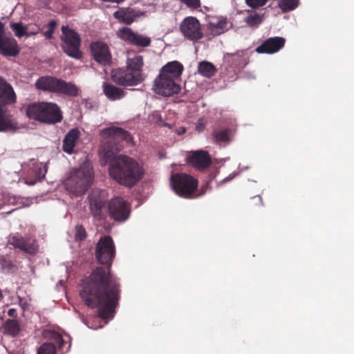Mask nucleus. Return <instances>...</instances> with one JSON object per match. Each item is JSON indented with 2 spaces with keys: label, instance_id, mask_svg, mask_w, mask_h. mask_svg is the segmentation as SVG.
Returning <instances> with one entry per match:
<instances>
[{
  "label": "nucleus",
  "instance_id": "nucleus-1",
  "mask_svg": "<svg viewBox=\"0 0 354 354\" xmlns=\"http://www.w3.org/2000/svg\"><path fill=\"white\" fill-rule=\"evenodd\" d=\"M95 255L97 261L105 266L96 267L84 278L80 295L85 305L97 308L99 317L112 319L118 306L121 289L119 279L111 273L115 250L110 236L100 239Z\"/></svg>",
  "mask_w": 354,
  "mask_h": 354
},
{
  "label": "nucleus",
  "instance_id": "nucleus-2",
  "mask_svg": "<svg viewBox=\"0 0 354 354\" xmlns=\"http://www.w3.org/2000/svg\"><path fill=\"white\" fill-rule=\"evenodd\" d=\"M102 138L100 153L110 161L109 172L112 179L127 187H132L144 176V169L135 159L125 155L117 156L123 147L122 142H129L132 137L121 127H110L100 131Z\"/></svg>",
  "mask_w": 354,
  "mask_h": 354
},
{
  "label": "nucleus",
  "instance_id": "nucleus-3",
  "mask_svg": "<svg viewBox=\"0 0 354 354\" xmlns=\"http://www.w3.org/2000/svg\"><path fill=\"white\" fill-rule=\"evenodd\" d=\"M143 66L144 61L142 55L128 58L126 67L118 68L112 71L111 78L116 84L122 86H137L145 80L142 73Z\"/></svg>",
  "mask_w": 354,
  "mask_h": 354
},
{
  "label": "nucleus",
  "instance_id": "nucleus-4",
  "mask_svg": "<svg viewBox=\"0 0 354 354\" xmlns=\"http://www.w3.org/2000/svg\"><path fill=\"white\" fill-rule=\"evenodd\" d=\"M21 111L30 120L45 124H55L62 120V114L57 104L46 102H32L23 105Z\"/></svg>",
  "mask_w": 354,
  "mask_h": 354
},
{
  "label": "nucleus",
  "instance_id": "nucleus-5",
  "mask_svg": "<svg viewBox=\"0 0 354 354\" xmlns=\"http://www.w3.org/2000/svg\"><path fill=\"white\" fill-rule=\"evenodd\" d=\"M93 179L92 167L88 163H84L70 173L64 181V186L68 192L79 196L86 192L91 185Z\"/></svg>",
  "mask_w": 354,
  "mask_h": 354
},
{
  "label": "nucleus",
  "instance_id": "nucleus-6",
  "mask_svg": "<svg viewBox=\"0 0 354 354\" xmlns=\"http://www.w3.org/2000/svg\"><path fill=\"white\" fill-rule=\"evenodd\" d=\"M17 101V95L12 86L0 77V131L16 129L15 124L8 113L7 106Z\"/></svg>",
  "mask_w": 354,
  "mask_h": 354
},
{
  "label": "nucleus",
  "instance_id": "nucleus-7",
  "mask_svg": "<svg viewBox=\"0 0 354 354\" xmlns=\"http://www.w3.org/2000/svg\"><path fill=\"white\" fill-rule=\"evenodd\" d=\"M35 87L38 90L71 97H76L79 94V88L75 84L52 76L40 77L35 82Z\"/></svg>",
  "mask_w": 354,
  "mask_h": 354
},
{
  "label": "nucleus",
  "instance_id": "nucleus-8",
  "mask_svg": "<svg viewBox=\"0 0 354 354\" xmlns=\"http://www.w3.org/2000/svg\"><path fill=\"white\" fill-rule=\"evenodd\" d=\"M172 189L179 196L185 198H194L198 187V180L191 175L176 173L170 178Z\"/></svg>",
  "mask_w": 354,
  "mask_h": 354
},
{
  "label": "nucleus",
  "instance_id": "nucleus-9",
  "mask_svg": "<svg viewBox=\"0 0 354 354\" xmlns=\"http://www.w3.org/2000/svg\"><path fill=\"white\" fill-rule=\"evenodd\" d=\"M62 33L60 39L63 51L71 57L80 59L82 57V53L80 50V35L67 26H62Z\"/></svg>",
  "mask_w": 354,
  "mask_h": 354
},
{
  "label": "nucleus",
  "instance_id": "nucleus-10",
  "mask_svg": "<svg viewBox=\"0 0 354 354\" xmlns=\"http://www.w3.org/2000/svg\"><path fill=\"white\" fill-rule=\"evenodd\" d=\"M179 30L185 39L198 42L203 37V32L199 20L192 16L186 17L183 19L179 26Z\"/></svg>",
  "mask_w": 354,
  "mask_h": 354
},
{
  "label": "nucleus",
  "instance_id": "nucleus-11",
  "mask_svg": "<svg viewBox=\"0 0 354 354\" xmlns=\"http://www.w3.org/2000/svg\"><path fill=\"white\" fill-rule=\"evenodd\" d=\"M116 35L120 39L137 47H148L151 43V39L149 37L133 32L132 29L129 27L120 28L117 31Z\"/></svg>",
  "mask_w": 354,
  "mask_h": 354
},
{
  "label": "nucleus",
  "instance_id": "nucleus-12",
  "mask_svg": "<svg viewBox=\"0 0 354 354\" xmlns=\"http://www.w3.org/2000/svg\"><path fill=\"white\" fill-rule=\"evenodd\" d=\"M109 216L114 221L122 222L129 218L130 207L122 197L112 198L108 205Z\"/></svg>",
  "mask_w": 354,
  "mask_h": 354
},
{
  "label": "nucleus",
  "instance_id": "nucleus-13",
  "mask_svg": "<svg viewBox=\"0 0 354 354\" xmlns=\"http://www.w3.org/2000/svg\"><path fill=\"white\" fill-rule=\"evenodd\" d=\"M154 90L158 95L169 97L178 93L180 91V86L177 81L159 73L154 80Z\"/></svg>",
  "mask_w": 354,
  "mask_h": 354
},
{
  "label": "nucleus",
  "instance_id": "nucleus-14",
  "mask_svg": "<svg viewBox=\"0 0 354 354\" xmlns=\"http://www.w3.org/2000/svg\"><path fill=\"white\" fill-rule=\"evenodd\" d=\"M89 209L91 215L97 221H102L106 218L104 209L106 201L102 197L98 189L92 190L88 196Z\"/></svg>",
  "mask_w": 354,
  "mask_h": 354
},
{
  "label": "nucleus",
  "instance_id": "nucleus-15",
  "mask_svg": "<svg viewBox=\"0 0 354 354\" xmlns=\"http://www.w3.org/2000/svg\"><path fill=\"white\" fill-rule=\"evenodd\" d=\"M19 52L17 41L12 37L5 35L4 24L0 21V55L15 57Z\"/></svg>",
  "mask_w": 354,
  "mask_h": 354
},
{
  "label": "nucleus",
  "instance_id": "nucleus-16",
  "mask_svg": "<svg viewBox=\"0 0 354 354\" xmlns=\"http://www.w3.org/2000/svg\"><path fill=\"white\" fill-rule=\"evenodd\" d=\"M8 243L30 255L35 254L38 251L37 241L30 236L23 237L18 234H14L10 236Z\"/></svg>",
  "mask_w": 354,
  "mask_h": 354
},
{
  "label": "nucleus",
  "instance_id": "nucleus-17",
  "mask_svg": "<svg viewBox=\"0 0 354 354\" xmlns=\"http://www.w3.org/2000/svg\"><path fill=\"white\" fill-rule=\"evenodd\" d=\"M90 49L95 61L102 66L111 65L112 55L106 44L99 41L92 42Z\"/></svg>",
  "mask_w": 354,
  "mask_h": 354
},
{
  "label": "nucleus",
  "instance_id": "nucleus-18",
  "mask_svg": "<svg viewBox=\"0 0 354 354\" xmlns=\"http://www.w3.org/2000/svg\"><path fill=\"white\" fill-rule=\"evenodd\" d=\"M285 43L286 39L282 37H270L263 41L255 51L259 54H273L282 49Z\"/></svg>",
  "mask_w": 354,
  "mask_h": 354
},
{
  "label": "nucleus",
  "instance_id": "nucleus-19",
  "mask_svg": "<svg viewBox=\"0 0 354 354\" xmlns=\"http://www.w3.org/2000/svg\"><path fill=\"white\" fill-rule=\"evenodd\" d=\"M227 24L226 17H212L207 24V36L210 39L225 32L228 30Z\"/></svg>",
  "mask_w": 354,
  "mask_h": 354
},
{
  "label": "nucleus",
  "instance_id": "nucleus-20",
  "mask_svg": "<svg viewBox=\"0 0 354 354\" xmlns=\"http://www.w3.org/2000/svg\"><path fill=\"white\" fill-rule=\"evenodd\" d=\"M188 162L198 170H204L212 164V158L206 151L198 150L192 152Z\"/></svg>",
  "mask_w": 354,
  "mask_h": 354
},
{
  "label": "nucleus",
  "instance_id": "nucleus-21",
  "mask_svg": "<svg viewBox=\"0 0 354 354\" xmlns=\"http://www.w3.org/2000/svg\"><path fill=\"white\" fill-rule=\"evenodd\" d=\"M183 65L178 61L167 63L160 70V74L178 81L183 72Z\"/></svg>",
  "mask_w": 354,
  "mask_h": 354
},
{
  "label": "nucleus",
  "instance_id": "nucleus-22",
  "mask_svg": "<svg viewBox=\"0 0 354 354\" xmlns=\"http://www.w3.org/2000/svg\"><path fill=\"white\" fill-rule=\"evenodd\" d=\"M80 131L75 128L71 129L65 136L63 140V151L68 154L73 152V149L80 138Z\"/></svg>",
  "mask_w": 354,
  "mask_h": 354
},
{
  "label": "nucleus",
  "instance_id": "nucleus-23",
  "mask_svg": "<svg viewBox=\"0 0 354 354\" xmlns=\"http://www.w3.org/2000/svg\"><path fill=\"white\" fill-rule=\"evenodd\" d=\"M103 92L112 101L121 100L125 96V91L122 88L106 82L103 84Z\"/></svg>",
  "mask_w": 354,
  "mask_h": 354
},
{
  "label": "nucleus",
  "instance_id": "nucleus-24",
  "mask_svg": "<svg viewBox=\"0 0 354 354\" xmlns=\"http://www.w3.org/2000/svg\"><path fill=\"white\" fill-rule=\"evenodd\" d=\"M4 335L16 337L21 330V326L17 319H7L1 328Z\"/></svg>",
  "mask_w": 354,
  "mask_h": 354
},
{
  "label": "nucleus",
  "instance_id": "nucleus-25",
  "mask_svg": "<svg viewBox=\"0 0 354 354\" xmlns=\"http://www.w3.org/2000/svg\"><path fill=\"white\" fill-rule=\"evenodd\" d=\"M113 17L120 22L131 25L135 20L136 15L131 10H119L113 13Z\"/></svg>",
  "mask_w": 354,
  "mask_h": 354
},
{
  "label": "nucleus",
  "instance_id": "nucleus-26",
  "mask_svg": "<svg viewBox=\"0 0 354 354\" xmlns=\"http://www.w3.org/2000/svg\"><path fill=\"white\" fill-rule=\"evenodd\" d=\"M198 72L202 76L209 78L214 75L216 68L212 63L203 61L198 64Z\"/></svg>",
  "mask_w": 354,
  "mask_h": 354
},
{
  "label": "nucleus",
  "instance_id": "nucleus-27",
  "mask_svg": "<svg viewBox=\"0 0 354 354\" xmlns=\"http://www.w3.org/2000/svg\"><path fill=\"white\" fill-rule=\"evenodd\" d=\"M10 27L12 30V31H14L15 35L17 37H19V38L22 37L24 36L29 37L31 35H35L38 32V29L36 30H34L31 32H28L27 31V28L24 27L22 25V23H21V22H19V23L11 22L10 24Z\"/></svg>",
  "mask_w": 354,
  "mask_h": 354
},
{
  "label": "nucleus",
  "instance_id": "nucleus-28",
  "mask_svg": "<svg viewBox=\"0 0 354 354\" xmlns=\"http://www.w3.org/2000/svg\"><path fill=\"white\" fill-rule=\"evenodd\" d=\"M250 15L245 19V23L250 27H257L263 21L262 16L258 13L248 11Z\"/></svg>",
  "mask_w": 354,
  "mask_h": 354
},
{
  "label": "nucleus",
  "instance_id": "nucleus-29",
  "mask_svg": "<svg viewBox=\"0 0 354 354\" xmlns=\"http://www.w3.org/2000/svg\"><path fill=\"white\" fill-rule=\"evenodd\" d=\"M299 5V0H281L279 7L283 12H288L295 10Z\"/></svg>",
  "mask_w": 354,
  "mask_h": 354
},
{
  "label": "nucleus",
  "instance_id": "nucleus-30",
  "mask_svg": "<svg viewBox=\"0 0 354 354\" xmlns=\"http://www.w3.org/2000/svg\"><path fill=\"white\" fill-rule=\"evenodd\" d=\"M214 138L217 142H227L230 140V130L225 129L213 133Z\"/></svg>",
  "mask_w": 354,
  "mask_h": 354
},
{
  "label": "nucleus",
  "instance_id": "nucleus-31",
  "mask_svg": "<svg viewBox=\"0 0 354 354\" xmlns=\"http://www.w3.org/2000/svg\"><path fill=\"white\" fill-rule=\"evenodd\" d=\"M37 354H55V346L53 343L42 344L37 350Z\"/></svg>",
  "mask_w": 354,
  "mask_h": 354
},
{
  "label": "nucleus",
  "instance_id": "nucleus-32",
  "mask_svg": "<svg viewBox=\"0 0 354 354\" xmlns=\"http://www.w3.org/2000/svg\"><path fill=\"white\" fill-rule=\"evenodd\" d=\"M0 265L2 269L8 272H14L16 270V266L12 263L11 260L6 257L0 258Z\"/></svg>",
  "mask_w": 354,
  "mask_h": 354
},
{
  "label": "nucleus",
  "instance_id": "nucleus-33",
  "mask_svg": "<svg viewBox=\"0 0 354 354\" xmlns=\"http://www.w3.org/2000/svg\"><path fill=\"white\" fill-rule=\"evenodd\" d=\"M57 26V21L54 19L53 20H50L48 24H47V27H48V30H46L44 35V36L50 39L51 38H53V33L55 32V28Z\"/></svg>",
  "mask_w": 354,
  "mask_h": 354
},
{
  "label": "nucleus",
  "instance_id": "nucleus-34",
  "mask_svg": "<svg viewBox=\"0 0 354 354\" xmlns=\"http://www.w3.org/2000/svg\"><path fill=\"white\" fill-rule=\"evenodd\" d=\"M50 338L57 345L59 349H63L65 344V341L63 339L62 336L59 333L55 332L52 333Z\"/></svg>",
  "mask_w": 354,
  "mask_h": 354
},
{
  "label": "nucleus",
  "instance_id": "nucleus-35",
  "mask_svg": "<svg viewBox=\"0 0 354 354\" xmlns=\"http://www.w3.org/2000/svg\"><path fill=\"white\" fill-rule=\"evenodd\" d=\"M268 0H245V3L252 8H259L265 6Z\"/></svg>",
  "mask_w": 354,
  "mask_h": 354
},
{
  "label": "nucleus",
  "instance_id": "nucleus-36",
  "mask_svg": "<svg viewBox=\"0 0 354 354\" xmlns=\"http://www.w3.org/2000/svg\"><path fill=\"white\" fill-rule=\"evenodd\" d=\"M75 238L77 240L83 241L86 238V232L82 225H77L75 227Z\"/></svg>",
  "mask_w": 354,
  "mask_h": 354
},
{
  "label": "nucleus",
  "instance_id": "nucleus-37",
  "mask_svg": "<svg viewBox=\"0 0 354 354\" xmlns=\"http://www.w3.org/2000/svg\"><path fill=\"white\" fill-rule=\"evenodd\" d=\"M181 3L191 8H198L201 6L200 0H180Z\"/></svg>",
  "mask_w": 354,
  "mask_h": 354
},
{
  "label": "nucleus",
  "instance_id": "nucleus-38",
  "mask_svg": "<svg viewBox=\"0 0 354 354\" xmlns=\"http://www.w3.org/2000/svg\"><path fill=\"white\" fill-rule=\"evenodd\" d=\"M205 127V123L204 122V120L202 118L198 119L196 124V130L198 131L201 132L204 130Z\"/></svg>",
  "mask_w": 354,
  "mask_h": 354
},
{
  "label": "nucleus",
  "instance_id": "nucleus-39",
  "mask_svg": "<svg viewBox=\"0 0 354 354\" xmlns=\"http://www.w3.org/2000/svg\"><path fill=\"white\" fill-rule=\"evenodd\" d=\"M252 201L257 205H262V198L259 195L252 197Z\"/></svg>",
  "mask_w": 354,
  "mask_h": 354
},
{
  "label": "nucleus",
  "instance_id": "nucleus-40",
  "mask_svg": "<svg viewBox=\"0 0 354 354\" xmlns=\"http://www.w3.org/2000/svg\"><path fill=\"white\" fill-rule=\"evenodd\" d=\"M8 315L10 317H16L17 316V313L16 309L15 308H10L8 310Z\"/></svg>",
  "mask_w": 354,
  "mask_h": 354
},
{
  "label": "nucleus",
  "instance_id": "nucleus-41",
  "mask_svg": "<svg viewBox=\"0 0 354 354\" xmlns=\"http://www.w3.org/2000/svg\"><path fill=\"white\" fill-rule=\"evenodd\" d=\"M185 131H186V129H185V128H184V127H183V128H181V129H180V130L178 131V134L184 133H185Z\"/></svg>",
  "mask_w": 354,
  "mask_h": 354
},
{
  "label": "nucleus",
  "instance_id": "nucleus-42",
  "mask_svg": "<svg viewBox=\"0 0 354 354\" xmlns=\"http://www.w3.org/2000/svg\"><path fill=\"white\" fill-rule=\"evenodd\" d=\"M124 1L125 0H114V3H120Z\"/></svg>",
  "mask_w": 354,
  "mask_h": 354
},
{
  "label": "nucleus",
  "instance_id": "nucleus-43",
  "mask_svg": "<svg viewBox=\"0 0 354 354\" xmlns=\"http://www.w3.org/2000/svg\"><path fill=\"white\" fill-rule=\"evenodd\" d=\"M3 298V295L2 293V290L0 289V301L2 300Z\"/></svg>",
  "mask_w": 354,
  "mask_h": 354
},
{
  "label": "nucleus",
  "instance_id": "nucleus-44",
  "mask_svg": "<svg viewBox=\"0 0 354 354\" xmlns=\"http://www.w3.org/2000/svg\"><path fill=\"white\" fill-rule=\"evenodd\" d=\"M232 179V178H226L223 180L224 182H227L229 180H230Z\"/></svg>",
  "mask_w": 354,
  "mask_h": 354
}]
</instances>
